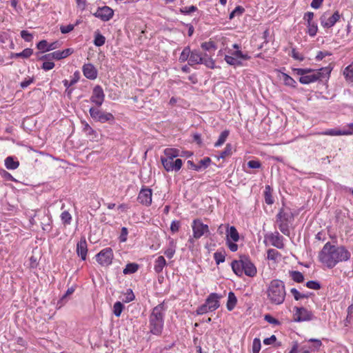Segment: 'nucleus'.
I'll use <instances>...</instances> for the list:
<instances>
[{"instance_id": "obj_20", "label": "nucleus", "mask_w": 353, "mask_h": 353, "mask_svg": "<svg viewBox=\"0 0 353 353\" xmlns=\"http://www.w3.org/2000/svg\"><path fill=\"white\" fill-rule=\"evenodd\" d=\"M187 163L189 168L194 170L196 171H200L202 169L207 168L210 165L211 163V159L210 157H205L201 161H199V163L197 164H194V162L192 161H188Z\"/></svg>"}, {"instance_id": "obj_11", "label": "nucleus", "mask_w": 353, "mask_h": 353, "mask_svg": "<svg viewBox=\"0 0 353 353\" xmlns=\"http://www.w3.org/2000/svg\"><path fill=\"white\" fill-rule=\"evenodd\" d=\"M192 228L193 232V238L198 239L204 234H210L209 227L204 224L201 219H196L192 221Z\"/></svg>"}, {"instance_id": "obj_46", "label": "nucleus", "mask_w": 353, "mask_h": 353, "mask_svg": "<svg viewBox=\"0 0 353 353\" xmlns=\"http://www.w3.org/2000/svg\"><path fill=\"white\" fill-rule=\"evenodd\" d=\"M61 220L65 225H70L72 221V216L68 211L65 210L61 214Z\"/></svg>"}, {"instance_id": "obj_3", "label": "nucleus", "mask_w": 353, "mask_h": 353, "mask_svg": "<svg viewBox=\"0 0 353 353\" xmlns=\"http://www.w3.org/2000/svg\"><path fill=\"white\" fill-rule=\"evenodd\" d=\"M233 272L237 276H242L244 273L246 276L254 277L257 273V270L250 259L247 256H241L239 260H234L231 263Z\"/></svg>"}, {"instance_id": "obj_59", "label": "nucleus", "mask_w": 353, "mask_h": 353, "mask_svg": "<svg viewBox=\"0 0 353 353\" xmlns=\"http://www.w3.org/2000/svg\"><path fill=\"white\" fill-rule=\"evenodd\" d=\"M267 254V257L269 260L275 261L279 255V252L274 249H269Z\"/></svg>"}, {"instance_id": "obj_48", "label": "nucleus", "mask_w": 353, "mask_h": 353, "mask_svg": "<svg viewBox=\"0 0 353 353\" xmlns=\"http://www.w3.org/2000/svg\"><path fill=\"white\" fill-rule=\"evenodd\" d=\"M135 299V296L131 289H128L124 293L122 301L125 303H130Z\"/></svg>"}, {"instance_id": "obj_41", "label": "nucleus", "mask_w": 353, "mask_h": 353, "mask_svg": "<svg viewBox=\"0 0 353 353\" xmlns=\"http://www.w3.org/2000/svg\"><path fill=\"white\" fill-rule=\"evenodd\" d=\"M290 274L292 280L296 283H302L304 281V276L301 272L291 271Z\"/></svg>"}, {"instance_id": "obj_15", "label": "nucleus", "mask_w": 353, "mask_h": 353, "mask_svg": "<svg viewBox=\"0 0 353 353\" xmlns=\"http://www.w3.org/2000/svg\"><path fill=\"white\" fill-rule=\"evenodd\" d=\"M105 94L103 88L101 85H96L93 88L92 94L90 97L91 102L97 105L98 107H100L103 104Z\"/></svg>"}, {"instance_id": "obj_43", "label": "nucleus", "mask_w": 353, "mask_h": 353, "mask_svg": "<svg viewBox=\"0 0 353 353\" xmlns=\"http://www.w3.org/2000/svg\"><path fill=\"white\" fill-rule=\"evenodd\" d=\"M214 259L216 263V265H219L221 263H223L225 259V252L224 250L221 252H216L214 253Z\"/></svg>"}, {"instance_id": "obj_18", "label": "nucleus", "mask_w": 353, "mask_h": 353, "mask_svg": "<svg viewBox=\"0 0 353 353\" xmlns=\"http://www.w3.org/2000/svg\"><path fill=\"white\" fill-rule=\"evenodd\" d=\"M221 298V295H219L217 293H211L209 294L205 300V303L208 305V307H210V312H213L219 307V299Z\"/></svg>"}, {"instance_id": "obj_26", "label": "nucleus", "mask_w": 353, "mask_h": 353, "mask_svg": "<svg viewBox=\"0 0 353 353\" xmlns=\"http://www.w3.org/2000/svg\"><path fill=\"white\" fill-rule=\"evenodd\" d=\"M176 243L174 239H171L169 242L168 247L164 251V254L168 258L172 259L176 252Z\"/></svg>"}, {"instance_id": "obj_12", "label": "nucleus", "mask_w": 353, "mask_h": 353, "mask_svg": "<svg viewBox=\"0 0 353 353\" xmlns=\"http://www.w3.org/2000/svg\"><path fill=\"white\" fill-rule=\"evenodd\" d=\"M113 251L111 248H105L101 250L97 255V261L102 266H108L112 262Z\"/></svg>"}, {"instance_id": "obj_36", "label": "nucleus", "mask_w": 353, "mask_h": 353, "mask_svg": "<svg viewBox=\"0 0 353 353\" xmlns=\"http://www.w3.org/2000/svg\"><path fill=\"white\" fill-rule=\"evenodd\" d=\"M201 64L205 65L207 68L210 69H214L215 68L214 61L206 53L204 54Z\"/></svg>"}, {"instance_id": "obj_39", "label": "nucleus", "mask_w": 353, "mask_h": 353, "mask_svg": "<svg viewBox=\"0 0 353 353\" xmlns=\"http://www.w3.org/2000/svg\"><path fill=\"white\" fill-rule=\"evenodd\" d=\"M32 53H33V50L31 48H26L21 52L13 54L12 55V58H19V57L28 58L32 54Z\"/></svg>"}, {"instance_id": "obj_25", "label": "nucleus", "mask_w": 353, "mask_h": 353, "mask_svg": "<svg viewBox=\"0 0 353 353\" xmlns=\"http://www.w3.org/2000/svg\"><path fill=\"white\" fill-rule=\"evenodd\" d=\"M226 228V241L230 240L234 242H237L239 240V234L234 226H229L227 225Z\"/></svg>"}, {"instance_id": "obj_47", "label": "nucleus", "mask_w": 353, "mask_h": 353, "mask_svg": "<svg viewBox=\"0 0 353 353\" xmlns=\"http://www.w3.org/2000/svg\"><path fill=\"white\" fill-rule=\"evenodd\" d=\"M79 72H76L74 74V77L72 78V79H70V81L65 79L63 81V83L66 88H69L70 87H71L72 85L75 84L79 81Z\"/></svg>"}, {"instance_id": "obj_33", "label": "nucleus", "mask_w": 353, "mask_h": 353, "mask_svg": "<svg viewBox=\"0 0 353 353\" xmlns=\"http://www.w3.org/2000/svg\"><path fill=\"white\" fill-rule=\"evenodd\" d=\"M307 33L310 37H313L316 34V33L318 32V26L316 22L313 21V22L307 23Z\"/></svg>"}, {"instance_id": "obj_4", "label": "nucleus", "mask_w": 353, "mask_h": 353, "mask_svg": "<svg viewBox=\"0 0 353 353\" xmlns=\"http://www.w3.org/2000/svg\"><path fill=\"white\" fill-rule=\"evenodd\" d=\"M164 303L154 307L150 315L149 323L150 332L159 335L161 333L164 323Z\"/></svg>"}, {"instance_id": "obj_9", "label": "nucleus", "mask_w": 353, "mask_h": 353, "mask_svg": "<svg viewBox=\"0 0 353 353\" xmlns=\"http://www.w3.org/2000/svg\"><path fill=\"white\" fill-rule=\"evenodd\" d=\"M341 16L338 10H336L332 14L330 11L325 12L320 17L321 25L324 28H332L340 19Z\"/></svg>"}, {"instance_id": "obj_50", "label": "nucleus", "mask_w": 353, "mask_h": 353, "mask_svg": "<svg viewBox=\"0 0 353 353\" xmlns=\"http://www.w3.org/2000/svg\"><path fill=\"white\" fill-rule=\"evenodd\" d=\"M245 11V9L242 6H236L235 9L230 14V19H233L235 16L241 15Z\"/></svg>"}, {"instance_id": "obj_29", "label": "nucleus", "mask_w": 353, "mask_h": 353, "mask_svg": "<svg viewBox=\"0 0 353 353\" xmlns=\"http://www.w3.org/2000/svg\"><path fill=\"white\" fill-rule=\"evenodd\" d=\"M272 190L269 185H265V191H264V199L265 202L268 205H272L274 203V201L272 195Z\"/></svg>"}, {"instance_id": "obj_57", "label": "nucleus", "mask_w": 353, "mask_h": 353, "mask_svg": "<svg viewBox=\"0 0 353 353\" xmlns=\"http://www.w3.org/2000/svg\"><path fill=\"white\" fill-rule=\"evenodd\" d=\"M209 311H210V307H208V305L205 302L204 304L201 305L197 308L196 314L199 315H201L208 312Z\"/></svg>"}, {"instance_id": "obj_55", "label": "nucleus", "mask_w": 353, "mask_h": 353, "mask_svg": "<svg viewBox=\"0 0 353 353\" xmlns=\"http://www.w3.org/2000/svg\"><path fill=\"white\" fill-rule=\"evenodd\" d=\"M197 10V8L194 6H185L180 9V12L185 14H189Z\"/></svg>"}, {"instance_id": "obj_34", "label": "nucleus", "mask_w": 353, "mask_h": 353, "mask_svg": "<svg viewBox=\"0 0 353 353\" xmlns=\"http://www.w3.org/2000/svg\"><path fill=\"white\" fill-rule=\"evenodd\" d=\"M139 269V265L134 263H128L125 265V268L123 270L124 274H133L136 272Z\"/></svg>"}, {"instance_id": "obj_10", "label": "nucleus", "mask_w": 353, "mask_h": 353, "mask_svg": "<svg viewBox=\"0 0 353 353\" xmlns=\"http://www.w3.org/2000/svg\"><path fill=\"white\" fill-rule=\"evenodd\" d=\"M90 117L96 121L105 123L114 120V117L112 113L105 112L97 108H90L89 110Z\"/></svg>"}, {"instance_id": "obj_21", "label": "nucleus", "mask_w": 353, "mask_h": 353, "mask_svg": "<svg viewBox=\"0 0 353 353\" xmlns=\"http://www.w3.org/2000/svg\"><path fill=\"white\" fill-rule=\"evenodd\" d=\"M82 70L87 79L94 80L97 77V70L92 63L84 64Z\"/></svg>"}, {"instance_id": "obj_37", "label": "nucleus", "mask_w": 353, "mask_h": 353, "mask_svg": "<svg viewBox=\"0 0 353 353\" xmlns=\"http://www.w3.org/2000/svg\"><path fill=\"white\" fill-rule=\"evenodd\" d=\"M224 59L226 63L230 65L238 66L241 65V60H239L233 55H225Z\"/></svg>"}, {"instance_id": "obj_8", "label": "nucleus", "mask_w": 353, "mask_h": 353, "mask_svg": "<svg viewBox=\"0 0 353 353\" xmlns=\"http://www.w3.org/2000/svg\"><path fill=\"white\" fill-rule=\"evenodd\" d=\"M290 218V213L285 212L283 208H281L276 216V223L279 229L286 236H289L290 233L289 229Z\"/></svg>"}, {"instance_id": "obj_63", "label": "nucleus", "mask_w": 353, "mask_h": 353, "mask_svg": "<svg viewBox=\"0 0 353 353\" xmlns=\"http://www.w3.org/2000/svg\"><path fill=\"white\" fill-rule=\"evenodd\" d=\"M248 166L250 168L256 169L260 168L261 167V163L259 161L250 160L248 162Z\"/></svg>"}, {"instance_id": "obj_24", "label": "nucleus", "mask_w": 353, "mask_h": 353, "mask_svg": "<svg viewBox=\"0 0 353 353\" xmlns=\"http://www.w3.org/2000/svg\"><path fill=\"white\" fill-rule=\"evenodd\" d=\"M37 47L39 50L43 52H49L58 48V42L55 41L48 43L46 40H41L37 43Z\"/></svg>"}, {"instance_id": "obj_35", "label": "nucleus", "mask_w": 353, "mask_h": 353, "mask_svg": "<svg viewBox=\"0 0 353 353\" xmlns=\"http://www.w3.org/2000/svg\"><path fill=\"white\" fill-rule=\"evenodd\" d=\"M190 48L189 46H186L184 48L183 51L181 52L180 56H179V61L181 63H183L186 61H189L190 57Z\"/></svg>"}, {"instance_id": "obj_13", "label": "nucleus", "mask_w": 353, "mask_h": 353, "mask_svg": "<svg viewBox=\"0 0 353 353\" xmlns=\"http://www.w3.org/2000/svg\"><path fill=\"white\" fill-rule=\"evenodd\" d=\"M294 310V321L295 322L311 321L314 318L312 312L303 307H295Z\"/></svg>"}, {"instance_id": "obj_5", "label": "nucleus", "mask_w": 353, "mask_h": 353, "mask_svg": "<svg viewBox=\"0 0 353 353\" xmlns=\"http://www.w3.org/2000/svg\"><path fill=\"white\" fill-rule=\"evenodd\" d=\"M165 157H161V162L167 172H178L182 167L183 161L180 159H176L173 166L170 163V160L179 156V150L176 148H165L163 151Z\"/></svg>"}, {"instance_id": "obj_2", "label": "nucleus", "mask_w": 353, "mask_h": 353, "mask_svg": "<svg viewBox=\"0 0 353 353\" xmlns=\"http://www.w3.org/2000/svg\"><path fill=\"white\" fill-rule=\"evenodd\" d=\"M266 294L270 303L274 305L282 304L286 295L284 283L279 279L271 281L268 286Z\"/></svg>"}, {"instance_id": "obj_58", "label": "nucleus", "mask_w": 353, "mask_h": 353, "mask_svg": "<svg viewBox=\"0 0 353 353\" xmlns=\"http://www.w3.org/2000/svg\"><path fill=\"white\" fill-rule=\"evenodd\" d=\"M234 57L237 58L239 60L243 59L247 60L250 59V57L248 54H244L241 50H236L232 53Z\"/></svg>"}, {"instance_id": "obj_14", "label": "nucleus", "mask_w": 353, "mask_h": 353, "mask_svg": "<svg viewBox=\"0 0 353 353\" xmlns=\"http://www.w3.org/2000/svg\"><path fill=\"white\" fill-rule=\"evenodd\" d=\"M74 50L72 48H67L62 51L57 50L42 56L41 57H40V59L46 61H51L52 59L61 60L62 59L68 57V56L72 54Z\"/></svg>"}, {"instance_id": "obj_31", "label": "nucleus", "mask_w": 353, "mask_h": 353, "mask_svg": "<svg viewBox=\"0 0 353 353\" xmlns=\"http://www.w3.org/2000/svg\"><path fill=\"white\" fill-rule=\"evenodd\" d=\"M236 302H237V299H236V297L234 293L232 292H230L228 294L227 309L229 311H232L234 308V307L236 304Z\"/></svg>"}, {"instance_id": "obj_54", "label": "nucleus", "mask_w": 353, "mask_h": 353, "mask_svg": "<svg viewBox=\"0 0 353 353\" xmlns=\"http://www.w3.org/2000/svg\"><path fill=\"white\" fill-rule=\"evenodd\" d=\"M201 48L206 51H210L211 50H215L216 46L213 41L204 42L201 43Z\"/></svg>"}, {"instance_id": "obj_44", "label": "nucleus", "mask_w": 353, "mask_h": 353, "mask_svg": "<svg viewBox=\"0 0 353 353\" xmlns=\"http://www.w3.org/2000/svg\"><path fill=\"white\" fill-rule=\"evenodd\" d=\"M124 309L123 303L120 301H117L113 305V313L117 317H119Z\"/></svg>"}, {"instance_id": "obj_38", "label": "nucleus", "mask_w": 353, "mask_h": 353, "mask_svg": "<svg viewBox=\"0 0 353 353\" xmlns=\"http://www.w3.org/2000/svg\"><path fill=\"white\" fill-rule=\"evenodd\" d=\"M282 80L285 85L295 88L296 82L290 76L285 73H282Z\"/></svg>"}, {"instance_id": "obj_28", "label": "nucleus", "mask_w": 353, "mask_h": 353, "mask_svg": "<svg viewBox=\"0 0 353 353\" xmlns=\"http://www.w3.org/2000/svg\"><path fill=\"white\" fill-rule=\"evenodd\" d=\"M5 165L8 170H15L19 166V162L12 157H8L5 159Z\"/></svg>"}, {"instance_id": "obj_23", "label": "nucleus", "mask_w": 353, "mask_h": 353, "mask_svg": "<svg viewBox=\"0 0 353 353\" xmlns=\"http://www.w3.org/2000/svg\"><path fill=\"white\" fill-rule=\"evenodd\" d=\"M203 57L204 54L197 50L191 51L188 65L192 66L195 64H201Z\"/></svg>"}, {"instance_id": "obj_61", "label": "nucleus", "mask_w": 353, "mask_h": 353, "mask_svg": "<svg viewBox=\"0 0 353 353\" xmlns=\"http://www.w3.org/2000/svg\"><path fill=\"white\" fill-rule=\"evenodd\" d=\"M74 26L72 24H68L67 26H61L60 27V31L62 34H67L74 30Z\"/></svg>"}, {"instance_id": "obj_6", "label": "nucleus", "mask_w": 353, "mask_h": 353, "mask_svg": "<svg viewBox=\"0 0 353 353\" xmlns=\"http://www.w3.org/2000/svg\"><path fill=\"white\" fill-rule=\"evenodd\" d=\"M38 221L44 232H50L52 230V220L48 210H38L34 215H30V222L32 225L37 224Z\"/></svg>"}, {"instance_id": "obj_30", "label": "nucleus", "mask_w": 353, "mask_h": 353, "mask_svg": "<svg viewBox=\"0 0 353 353\" xmlns=\"http://www.w3.org/2000/svg\"><path fill=\"white\" fill-rule=\"evenodd\" d=\"M94 44L96 46L101 47L105 44V37L100 33L99 30L95 31L94 33Z\"/></svg>"}, {"instance_id": "obj_19", "label": "nucleus", "mask_w": 353, "mask_h": 353, "mask_svg": "<svg viewBox=\"0 0 353 353\" xmlns=\"http://www.w3.org/2000/svg\"><path fill=\"white\" fill-rule=\"evenodd\" d=\"M266 238L270 241L272 245L279 248L282 249L284 247V243L283 242V236L280 235L278 232H275L273 233H270L267 235Z\"/></svg>"}, {"instance_id": "obj_56", "label": "nucleus", "mask_w": 353, "mask_h": 353, "mask_svg": "<svg viewBox=\"0 0 353 353\" xmlns=\"http://www.w3.org/2000/svg\"><path fill=\"white\" fill-rule=\"evenodd\" d=\"M305 285L307 288L312 290H319L321 288L320 283L316 281H309L306 283Z\"/></svg>"}, {"instance_id": "obj_32", "label": "nucleus", "mask_w": 353, "mask_h": 353, "mask_svg": "<svg viewBox=\"0 0 353 353\" xmlns=\"http://www.w3.org/2000/svg\"><path fill=\"white\" fill-rule=\"evenodd\" d=\"M343 75L347 82H353V63L345 68Z\"/></svg>"}, {"instance_id": "obj_45", "label": "nucleus", "mask_w": 353, "mask_h": 353, "mask_svg": "<svg viewBox=\"0 0 353 353\" xmlns=\"http://www.w3.org/2000/svg\"><path fill=\"white\" fill-rule=\"evenodd\" d=\"M343 130H336V129H330L323 132H321V134L323 135H329V136H341L345 135Z\"/></svg>"}, {"instance_id": "obj_17", "label": "nucleus", "mask_w": 353, "mask_h": 353, "mask_svg": "<svg viewBox=\"0 0 353 353\" xmlns=\"http://www.w3.org/2000/svg\"><path fill=\"white\" fill-rule=\"evenodd\" d=\"M152 190L150 188H142L137 197L138 201L146 206L152 203Z\"/></svg>"}, {"instance_id": "obj_64", "label": "nucleus", "mask_w": 353, "mask_h": 353, "mask_svg": "<svg viewBox=\"0 0 353 353\" xmlns=\"http://www.w3.org/2000/svg\"><path fill=\"white\" fill-rule=\"evenodd\" d=\"M54 67V63L50 61H44L41 65V68L46 71L52 70Z\"/></svg>"}, {"instance_id": "obj_1", "label": "nucleus", "mask_w": 353, "mask_h": 353, "mask_svg": "<svg viewBox=\"0 0 353 353\" xmlns=\"http://www.w3.org/2000/svg\"><path fill=\"white\" fill-rule=\"evenodd\" d=\"M350 252L344 246H336L327 242L319 253V261L327 268L332 269L339 263L350 259Z\"/></svg>"}, {"instance_id": "obj_60", "label": "nucleus", "mask_w": 353, "mask_h": 353, "mask_svg": "<svg viewBox=\"0 0 353 353\" xmlns=\"http://www.w3.org/2000/svg\"><path fill=\"white\" fill-rule=\"evenodd\" d=\"M20 34L21 37L27 42H30L33 39L32 34L27 30H22Z\"/></svg>"}, {"instance_id": "obj_52", "label": "nucleus", "mask_w": 353, "mask_h": 353, "mask_svg": "<svg viewBox=\"0 0 353 353\" xmlns=\"http://www.w3.org/2000/svg\"><path fill=\"white\" fill-rule=\"evenodd\" d=\"M261 341L258 338H255L252 342V353H259L261 350Z\"/></svg>"}, {"instance_id": "obj_27", "label": "nucleus", "mask_w": 353, "mask_h": 353, "mask_svg": "<svg viewBox=\"0 0 353 353\" xmlns=\"http://www.w3.org/2000/svg\"><path fill=\"white\" fill-rule=\"evenodd\" d=\"M166 265V261L163 256H159L155 260L154 270L157 273L162 272L163 268Z\"/></svg>"}, {"instance_id": "obj_53", "label": "nucleus", "mask_w": 353, "mask_h": 353, "mask_svg": "<svg viewBox=\"0 0 353 353\" xmlns=\"http://www.w3.org/2000/svg\"><path fill=\"white\" fill-rule=\"evenodd\" d=\"M347 315L346 317V323L353 324V305H350L347 310Z\"/></svg>"}, {"instance_id": "obj_42", "label": "nucleus", "mask_w": 353, "mask_h": 353, "mask_svg": "<svg viewBox=\"0 0 353 353\" xmlns=\"http://www.w3.org/2000/svg\"><path fill=\"white\" fill-rule=\"evenodd\" d=\"M229 130H225L223 131L221 134L219 135V137L217 140V141L214 143L215 147H219L221 145L224 143V142L226 141L228 135H229Z\"/></svg>"}, {"instance_id": "obj_7", "label": "nucleus", "mask_w": 353, "mask_h": 353, "mask_svg": "<svg viewBox=\"0 0 353 353\" xmlns=\"http://www.w3.org/2000/svg\"><path fill=\"white\" fill-rule=\"evenodd\" d=\"M331 70L332 69L329 67L321 68L318 71L314 70V72H312V74L301 77L299 78V82L302 84H309L315 82L329 76Z\"/></svg>"}, {"instance_id": "obj_16", "label": "nucleus", "mask_w": 353, "mask_h": 353, "mask_svg": "<svg viewBox=\"0 0 353 353\" xmlns=\"http://www.w3.org/2000/svg\"><path fill=\"white\" fill-rule=\"evenodd\" d=\"M113 10L106 6L99 8L94 13V17L99 18L103 21H109L113 17Z\"/></svg>"}, {"instance_id": "obj_40", "label": "nucleus", "mask_w": 353, "mask_h": 353, "mask_svg": "<svg viewBox=\"0 0 353 353\" xmlns=\"http://www.w3.org/2000/svg\"><path fill=\"white\" fill-rule=\"evenodd\" d=\"M290 292L294 296V298L296 301H299L301 299L308 298L310 295L312 294V293H307V294H303L299 292L296 288H292L290 290Z\"/></svg>"}, {"instance_id": "obj_51", "label": "nucleus", "mask_w": 353, "mask_h": 353, "mask_svg": "<svg viewBox=\"0 0 353 353\" xmlns=\"http://www.w3.org/2000/svg\"><path fill=\"white\" fill-rule=\"evenodd\" d=\"M294 72L301 77L307 74L308 73H311L312 72H314V70L310 68H294Z\"/></svg>"}, {"instance_id": "obj_49", "label": "nucleus", "mask_w": 353, "mask_h": 353, "mask_svg": "<svg viewBox=\"0 0 353 353\" xmlns=\"http://www.w3.org/2000/svg\"><path fill=\"white\" fill-rule=\"evenodd\" d=\"M232 145L230 143H228L226 145L224 150H223L221 152V154L219 157V159H225L226 157L230 156L232 153Z\"/></svg>"}, {"instance_id": "obj_62", "label": "nucleus", "mask_w": 353, "mask_h": 353, "mask_svg": "<svg viewBox=\"0 0 353 353\" xmlns=\"http://www.w3.org/2000/svg\"><path fill=\"white\" fill-rule=\"evenodd\" d=\"M128 231L125 227L121 228V234L119 237L120 242H125L127 241Z\"/></svg>"}, {"instance_id": "obj_22", "label": "nucleus", "mask_w": 353, "mask_h": 353, "mask_svg": "<svg viewBox=\"0 0 353 353\" xmlns=\"http://www.w3.org/2000/svg\"><path fill=\"white\" fill-rule=\"evenodd\" d=\"M77 255L81 257L83 261L86 259L88 253L87 242L85 238L81 239V240L77 244Z\"/></svg>"}]
</instances>
